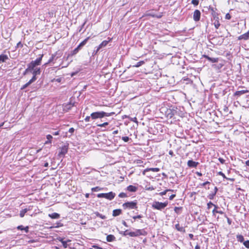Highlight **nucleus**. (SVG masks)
<instances>
[{"label": "nucleus", "instance_id": "obj_1", "mask_svg": "<svg viewBox=\"0 0 249 249\" xmlns=\"http://www.w3.org/2000/svg\"><path fill=\"white\" fill-rule=\"evenodd\" d=\"M43 56V54H42L40 55V57L37 58L36 60L32 61L30 63H29L27 65V68L25 70L23 74H25L28 72H32L33 70L37 68L36 66L41 64Z\"/></svg>", "mask_w": 249, "mask_h": 249}, {"label": "nucleus", "instance_id": "obj_2", "mask_svg": "<svg viewBox=\"0 0 249 249\" xmlns=\"http://www.w3.org/2000/svg\"><path fill=\"white\" fill-rule=\"evenodd\" d=\"M115 114L114 112H106L103 111L94 112L91 113L90 117L92 120L101 119L104 117H109Z\"/></svg>", "mask_w": 249, "mask_h": 249}, {"label": "nucleus", "instance_id": "obj_3", "mask_svg": "<svg viewBox=\"0 0 249 249\" xmlns=\"http://www.w3.org/2000/svg\"><path fill=\"white\" fill-rule=\"evenodd\" d=\"M147 232L144 229H137L134 231H128L126 230L124 232V235H129L130 237H137L140 235H146Z\"/></svg>", "mask_w": 249, "mask_h": 249}, {"label": "nucleus", "instance_id": "obj_4", "mask_svg": "<svg viewBox=\"0 0 249 249\" xmlns=\"http://www.w3.org/2000/svg\"><path fill=\"white\" fill-rule=\"evenodd\" d=\"M161 109L162 111H164L166 117L170 119L172 118L177 112L174 107H170L169 108L162 107Z\"/></svg>", "mask_w": 249, "mask_h": 249}, {"label": "nucleus", "instance_id": "obj_5", "mask_svg": "<svg viewBox=\"0 0 249 249\" xmlns=\"http://www.w3.org/2000/svg\"><path fill=\"white\" fill-rule=\"evenodd\" d=\"M168 204L167 201L164 202H160L159 201H155L152 205V207L154 209L158 210H162L164 209Z\"/></svg>", "mask_w": 249, "mask_h": 249}, {"label": "nucleus", "instance_id": "obj_6", "mask_svg": "<svg viewBox=\"0 0 249 249\" xmlns=\"http://www.w3.org/2000/svg\"><path fill=\"white\" fill-rule=\"evenodd\" d=\"M123 208L124 209H129V210H132V209H137L138 206H137V202L136 200L134 201H130V202H127L125 203H124L123 205Z\"/></svg>", "mask_w": 249, "mask_h": 249}, {"label": "nucleus", "instance_id": "obj_7", "mask_svg": "<svg viewBox=\"0 0 249 249\" xmlns=\"http://www.w3.org/2000/svg\"><path fill=\"white\" fill-rule=\"evenodd\" d=\"M112 38L108 37V40H104L98 46L96 51H94L95 54H96L98 51L103 47H106L107 44L112 40Z\"/></svg>", "mask_w": 249, "mask_h": 249}, {"label": "nucleus", "instance_id": "obj_8", "mask_svg": "<svg viewBox=\"0 0 249 249\" xmlns=\"http://www.w3.org/2000/svg\"><path fill=\"white\" fill-rule=\"evenodd\" d=\"M68 145H64L60 148V151L58 155L59 156L64 157L65 155L68 152Z\"/></svg>", "mask_w": 249, "mask_h": 249}, {"label": "nucleus", "instance_id": "obj_9", "mask_svg": "<svg viewBox=\"0 0 249 249\" xmlns=\"http://www.w3.org/2000/svg\"><path fill=\"white\" fill-rule=\"evenodd\" d=\"M249 90L248 89H245V90H241L239 91H236L233 94V96L237 99L239 97L241 96L243 94H246V93H249Z\"/></svg>", "mask_w": 249, "mask_h": 249}, {"label": "nucleus", "instance_id": "obj_10", "mask_svg": "<svg viewBox=\"0 0 249 249\" xmlns=\"http://www.w3.org/2000/svg\"><path fill=\"white\" fill-rule=\"evenodd\" d=\"M201 13L198 10H195L193 13V19L195 21H198L200 20Z\"/></svg>", "mask_w": 249, "mask_h": 249}, {"label": "nucleus", "instance_id": "obj_11", "mask_svg": "<svg viewBox=\"0 0 249 249\" xmlns=\"http://www.w3.org/2000/svg\"><path fill=\"white\" fill-rule=\"evenodd\" d=\"M209 10L211 11V14L213 16L214 19L218 18V14L216 12L217 9L216 8H213V7L209 6Z\"/></svg>", "mask_w": 249, "mask_h": 249}, {"label": "nucleus", "instance_id": "obj_12", "mask_svg": "<svg viewBox=\"0 0 249 249\" xmlns=\"http://www.w3.org/2000/svg\"><path fill=\"white\" fill-rule=\"evenodd\" d=\"M57 240L62 243L63 247L65 249H66L68 247V243L70 242L71 241V240L70 239H68L67 241H64V238H62L61 237H57Z\"/></svg>", "mask_w": 249, "mask_h": 249}, {"label": "nucleus", "instance_id": "obj_13", "mask_svg": "<svg viewBox=\"0 0 249 249\" xmlns=\"http://www.w3.org/2000/svg\"><path fill=\"white\" fill-rule=\"evenodd\" d=\"M40 73L41 70L40 68H36L35 69L33 70V71H32V73L33 75L32 78H35V81L37 79L36 76L37 75H39Z\"/></svg>", "mask_w": 249, "mask_h": 249}, {"label": "nucleus", "instance_id": "obj_14", "mask_svg": "<svg viewBox=\"0 0 249 249\" xmlns=\"http://www.w3.org/2000/svg\"><path fill=\"white\" fill-rule=\"evenodd\" d=\"M249 39V30L246 33L239 36L238 37V39L247 40Z\"/></svg>", "mask_w": 249, "mask_h": 249}, {"label": "nucleus", "instance_id": "obj_15", "mask_svg": "<svg viewBox=\"0 0 249 249\" xmlns=\"http://www.w3.org/2000/svg\"><path fill=\"white\" fill-rule=\"evenodd\" d=\"M105 195V198L109 200H112L115 197L116 195L115 193L112 192H110L109 193H106Z\"/></svg>", "mask_w": 249, "mask_h": 249}, {"label": "nucleus", "instance_id": "obj_16", "mask_svg": "<svg viewBox=\"0 0 249 249\" xmlns=\"http://www.w3.org/2000/svg\"><path fill=\"white\" fill-rule=\"evenodd\" d=\"M159 171H160V168H147L144 169L142 173V175L144 176L145 175L146 172H147L152 171V172H159Z\"/></svg>", "mask_w": 249, "mask_h": 249}, {"label": "nucleus", "instance_id": "obj_17", "mask_svg": "<svg viewBox=\"0 0 249 249\" xmlns=\"http://www.w3.org/2000/svg\"><path fill=\"white\" fill-rule=\"evenodd\" d=\"M203 57L207 59L208 61L212 62V63H216L219 60V58L217 57V58H212V57H210L208 55H207L205 54L203 55Z\"/></svg>", "mask_w": 249, "mask_h": 249}, {"label": "nucleus", "instance_id": "obj_18", "mask_svg": "<svg viewBox=\"0 0 249 249\" xmlns=\"http://www.w3.org/2000/svg\"><path fill=\"white\" fill-rule=\"evenodd\" d=\"M198 164V162L193 161V160H189L187 162V165L189 167H196Z\"/></svg>", "mask_w": 249, "mask_h": 249}, {"label": "nucleus", "instance_id": "obj_19", "mask_svg": "<svg viewBox=\"0 0 249 249\" xmlns=\"http://www.w3.org/2000/svg\"><path fill=\"white\" fill-rule=\"evenodd\" d=\"M35 82V78H32L27 83H26L25 84L23 85L21 88V89H24L25 88H26L27 87H28L30 84H31L32 83Z\"/></svg>", "mask_w": 249, "mask_h": 249}, {"label": "nucleus", "instance_id": "obj_20", "mask_svg": "<svg viewBox=\"0 0 249 249\" xmlns=\"http://www.w3.org/2000/svg\"><path fill=\"white\" fill-rule=\"evenodd\" d=\"M217 191H218V189H217V187H215L214 188V191L208 195V198L210 199H213L214 198V197L215 196Z\"/></svg>", "mask_w": 249, "mask_h": 249}, {"label": "nucleus", "instance_id": "obj_21", "mask_svg": "<svg viewBox=\"0 0 249 249\" xmlns=\"http://www.w3.org/2000/svg\"><path fill=\"white\" fill-rule=\"evenodd\" d=\"M138 188L136 186L130 185L127 187V190L130 192H135Z\"/></svg>", "mask_w": 249, "mask_h": 249}, {"label": "nucleus", "instance_id": "obj_22", "mask_svg": "<svg viewBox=\"0 0 249 249\" xmlns=\"http://www.w3.org/2000/svg\"><path fill=\"white\" fill-rule=\"evenodd\" d=\"M9 59L7 55L1 54L0 55V63H3L6 62Z\"/></svg>", "mask_w": 249, "mask_h": 249}, {"label": "nucleus", "instance_id": "obj_23", "mask_svg": "<svg viewBox=\"0 0 249 249\" xmlns=\"http://www.w3.org/2000/svg\"><path fill=\"white\" fill-rule=\"evenodd\" d=\"M48 216L52 219H58L60 217V214L56 213L49 214Z\"/></svg>", "mask_w": 249, "mask_h": 249}, {"label": "nucleus", "instance_id": "obj_24", "mask_svg": "<svg viewBox=\"0 0 249 249\" xmlns=\"http://www.w3.org/2000/svg\"><path fill=\"white\" fill-rule=\"evenodd\" d=\"M122 213V210L118 209L114 210L112 212V215L113 216H117L120 215Z\"/></svg>", "mask_w": 249, "mask_h": 249}, {"label": "nucleus", "instance_id": "obj_25", "mask_svg": "<svg viewBox=\"0 0 249 249\" xmlns=\"http://www.w3.org/2000/svg\"><path fill=\"white\" fill-rule=\"evenodd\" d=\"M218 174L220 176H221L224 178L228 180H231V181H234V178H227L225 175L221 171H219L218 172Z\"/></svg>", "mask_w": 249, "mask_h": 249}, {"label": "nucleus", "instance_id": "obj_26", "mask_svg": "<svg viewBox=\"0 0 249 249\" xmlns=\"http://www.w3.org/2000/svg\"><path fill=\"white\" fill-rule=\"evenodd\" d=\"M175 228L179 231L185 232V231L184 228L183 227L181 226L179 223H178L175 225Z\"/></svg>", "mask_w": 249, "mask_h": 249}, {"label": "nucleus", "instance_id": "obj_27", "mask_svg": "<svg viewBox=\"0 0 249 249\" xmlns=\"http://www.w3.org/2000/svg\"><path fill=\"white\" fill-rule=\"evenodd\" d=\"M17 229L19 230H21V231H25L26 232V233H28V231H29V227L28 226H26L25 227H24L22 225H20V226H18V227H17Z\"/></svg>", "mask_w": 249, "mask_h": 249}, {"label": "nucleus", "instance_id": "obj_28", "mask_svg": "<svg viewBox=\"0 0 249 249\" xmlns=\"http://www.w3.org/2000/svg\"><path fill=\"white\" fill-rule=\"evenodd\" d=\"M115 240V237L112 234H109L107 236V242H112Z\"/></svg>", "mask_w": 249, "mask_h": 249}, {"label": "nucleus", "instance_id": "obj_29", "mask_svg": "<svg viewBox=\"0 0 249 249\" xmlns=\"http://www.w3.org/2000/svg\"><path fill=\"white\" fill-rule=\"evenodd\" d=\"M29 210H30V209L25 208L20 211L19 213L20 217H23L25 215V214Z\"/></svg>", "mask_w": 249, "mask_h": 249}, {"label": "nucleus", "instance_id": "obj_30", "mask_svg": "<svg viewBox=\"0 0 249 249\" xmlns=\"http://www.w3.org/2000/svg\"><path fill=\"white\" fill-rule=\"evenodd\" d=\"M213 207L214 209L212 211V213L213 216H216V213H217V210L219 207L217 205L215 204H214Z\"/></svg>", "mask_w": 249, "mask_h": 249}, {"label": "nucleus", "instance_id": "obj_31", "mask_svg": "<svg viewBox=\"0 0 249 249\" xmlns=\"http://www.w3.org/2000/svg\"><path fill=\"white\" fill-rule=\"evenodd\" d=\"M46 138L47 139V141L45 142V144L51 143L52 139H53L52 136L50 134H48L46 136Z\"/></svg>", "mask_w": 249, "mask_h": 249}, {"label": "nucleus", "instance_id": "obj_32", "mask_svg": "<svg viewBox=\"0 0 249 249\" xmlns=\"http://www.w3.org/2000/svg\"><path fill=\"white\" fill-rule=\"evenodd\" d=\"M236 238L237 240L240 242H244V236L241 234H238L236 235Z\"/></svg>", "mask_w": 249, "mask_h": 249}, {"label": "nucleus", "instance_id": "obj_33", "mask_svg": "<svg viewBox=\"0 0 249 249\" xmlns=\"http://www.w3.org/2000/svg\"><path fill=\"white\" fill-rule=\"evenodd\" d=\"M94 214L96 215V216L99 217L101 218L102 219H105L107 218L106 215H103V214L100 213L98 212H95Z\"/></svg>", "mask_w": 249, "mask_h": 249}, {"label": "nucleus", "instance_id": "obj_34", "mask_svg": "<svg viewBox=\"0 0 249 249\" xmlns=\"http://www.w3.org/2000/svg\"><path fill=\"white\" fill-rule=\"evenodd\" d=\"M213 24H214V26L215 27V28L217 29H218V28L219 27V26H220V23L219 21V20H218V18H216L214 23H213Z\"/></svg>", "mask_w": 249, "mask_h": 249}, {"label": "nucleus", "instance_id": "obj_35", "mask_svg": "<svg viewBox=\"0 0 249 249\" xmlns=\"http://www.w3.org/2000/svg\"><path fill=\"white\" fill-rule=\"evenodd\" d=\"M90 38V37L89 36H88L87 37V38H86L83 41H82L80 43V46H82V47L84 46L87 42V41H88V40Z\"/></svg>", "mask_w": 249, "mask_h": 249}, {"label": "nucleus", "instance_id": "obj_36", "mask_svg": "<svg viewBox=\"0 0 249 249\" xmlns=\"http://www.w3.org/2000/svg\"><path fill=\"white\" fill-rule=\"evenodd\" d=\"M144 61H140L137 62L135 65L133 66L134 67H139L144 64Z\"/></svg>", "mask_w": 249, "mask_h": 249}, {"label": "nucleus", "instance_id": "obj_37", "mask_svg": "<svg viewBox=\"0 0 249 249\" xmlns=\"http://www.w3.org/2000/svg\"><path fill=\"white\" fill-rule=\"evenodd\" d=\"M134 163L141 166V164L143 163V161L141 159H137L134 160Z\"/></svg>", "mask_w": 249, "mask_h": 249}, {"label": "nucleus", "instance_id": "obj_38", "mask_svg": "<svg viewBox=\"0 0 249 249\" xmlns=\"http://www.w3.org/2000/svg\"><path fill=\"white\" fill-rule=\"evenodd\" d=\"M168 191H172L173 192V190H171V189H167V190H165V191H163V192H161L160 193H159V195L160 196H162L163 195H165L166 193Z\"/></svg>", "mask_w": 249, "mask_h": 249}, {"label": "nucleus", "instance_id": "obj_39", "mask_svg": "<svg viewBox=\"0 0 249 249\" xmlns=\"http://www.w3.org/2000/svg\"><path fill=\"white\" fill-rule=\"evenodd\" d=\"M182 210V207H175L174 208V211L177 214H178L180 213V211Z\"/></svg>", "mask_w": 249, "mask_h": 249}, {"label": "nucleus", "instance_id": "obj_40", "mask_svg": "<svg viewBox=\"0 0 249 249\" xmlns=\"http://www.w3.org/2000/svg\"><path fill=\"white\" fill-rule=\"evenodd\" d=\"M102 190V188L98 187V186H97V187H93L91 189V191L92 192H97V191H101Z\"/></svg>", "mask_w": 249, "mask_h": 249}, {"label": "nucleus", "instance_id": "obj_41", "mask_svg": "<svg viewBox=\"0 0 249 249\" xmlns=\"http://www.w3.org/2000/svg\"><path fill=\"white\" fill-rule=\"evenodd\" d=\"M79 52V51L76 49V48H75L71 52V53L70 54V55H71V56H73V55H75L76 54H77L78 53V52Z\"/></svg>", "mask_w": 249, "mask_h": 249}, {"label": "nucleus", "instance_id": "obj_42", "mask_svg": "<svg viewBox=\"0 0 249 249\" xmlns=\"http://www.w3.org/2000/svg\"><path fill=\"white\" fill-rule=\"evenodd\" d=\"M107 125H108V122H105V123H104L103 124H97V126H99V127H102L106 126Z\"/></svg>", "mask_w": 249, "mask_h": 249}, {"label": "nucleus", "instance_id": "obj_43", "mask_svg": "<svg viewBox=\"0 0 249 249\" xmlns=\"http://www.w3.org/2000/svg\"><path fill=\"white\" fill-rule=\"evenodd\" d=\"M214 204H213L211 201L209 202L207 204V209L209 210L212 208V206H213Z\"/></svg>", "mask_w": 249, "mask_h": 249}, {"label": "nucleus", "instance_id": "obj_44", "mask_svg": "<svg viewBox=\"0 0 249 249\" xmlns=\"http://www.w3.org/2000/svg\"><path fill=\"white\" fill-rule=\"evenodd\" d=\"M119 197L121 198H125L127 197V195L125 193L122 192L119 194Z\"/></svg>", "mask_w": 249, "mask_h": 249}, {"label": "nucleus", "instance_id": "obj_45", "mask_svg": "<svg viewBox=\"0 0 249 249\" xmlns=\"http://www.w3.org/2000/svg\"><path fill=\"white\" fill-rule=\"evenodd\" d=\"M243 245L246 247V248L249 249V240L244 241L243 242Z\"/></svg>", "mask_w": 249, "mask_h": 249}, {"label": "nucleus", "instance_id": "obj_46", "mask_svg": "<svg viewBox=\"0 0 249 249\" xmlns=\"http://www.w3.org/2000/svg\"><path fill=\"white\" fill-rule=\"evenodd\" d=\"M129 120L131 121H132L133 122H134L135 123H137V124L138 123V120H137V118L136 117H134V118L130 117Z\"/></svg>", "mask_w": 249, "mask_h": 249}, {"label": "nucleus", "instance_id": "obj_47", "mask_svg": "<svg viewBox=\"0 0 249 249\" xmlns=\"http://www.w3.org/2000/svg\"><path fill=\"white\" fill-rule=\"evenodd\" d=\"M192 3L195 6H197L198 5L199 0H192Z\"/></svg>", "mask_w": 249, "mask_h": 249}, {"label": "nucleus", "instance_id": "obj_48", "mask_svg": "<svg viewBox=\"0 0 249 249\" xmlns=\"http://www.w3.org/2000/svg\"><path fill=\"white\" fill-rule=\"evenodd\" d=\"M105 194L106 193L98 194L97 196L98 198H105Z\"/></svg>", "mask_w": 249, "mask_h": 249}, {"label": "nucleus", "instance_id": "obj_49", "mask_svg": "<svg viewBox=\"0 0 249 249\" xmlns=\"http://www.w3.org/2000/svg\"><path fill=\"white\" fill-rule=\"evenodd\" d=\"M142 217V216L141 214L135 215L132 217L133 219L136 220L137 219H141Z\"/></svg>", "mask_w": 249, "mask_h": 249}, {"label": "nucleus", "instance_id": "obj_50", "mask_svg": "<svg viewBox=\"0 0 249 249\" xmlns=\"http://www.w3.org/2000/svg\"><path fill=\"white\" fill-rule=\"evenodd\" d=\"M218 160L222 164L225 163L226 160L225 159H224L223 158H218Z\"/></svg>", "mask_w": 249, "mask_h": 249}, {"label": "nucleus", "instance_id": "obj_51", "mask_svg": "<svg viewBox=\"0 0 249 249\" xmlns=\"http://www.w3.org/2000/svg\"><path fill=\"white\" fill-rule=\"evenodd\" d=\"M122 140H123L124 142H127L129 140V138L127 136H125V137H123L122 138Z\"/></svg>", "mask_w": 249, "mask_h": 249}, {"label": "nucleus", "instance_id": "obj_52", "mask_svg": "<svg viewBox=\"0 0 249 249\" xmlns=\"http://www.w3.org/2000/svg\"><path fill=\"white\" fill-rule=\"evenodd\" d=\"M231 15L229 14V13H227L226 14V16H225V18L226 19H230L231 18Z\"/></svg>", "mask_w": 249, "mask_h": 249}, {"label": "nucleus", "instance_id": "obj_53", "mask_svg": "<svg viewBox=\"0 0 249 249\" xmlns=\"http://www.w3.org/2000/svg\"><path fill=\"white\" fill-rule=\"evenodd\" d=\"M225 216L227 218V222H228V224L229 225H231V220L228 217H227L226 214H225Z\"/></svg>", "mask_w": 249, "mask_h": 249}, {"label": "nucleus", "instance_id": "obj_54", "mask_svg": "<svg viewBox=\"0 0 249 249\" xmlns=\"http://www.w3.org/2000/svg\"><path fill=\"white\" fill-rule=\"evenodd\" d=\"M210 184V182L209 181H206L202 184H200V185L202 187H204L207 184Z\"/></svg>", "mask_w": 249, "mask_h": 249}, {"label": "nucleus", "instance_id": "obj_55", "mask_svg": "<svg viewBox=\"0 0 249 249\" xmlns=\"http://www.w3.org/2000/svg\"><path fill=\"white\" fill-rule=\"evenodd\" d=\"M54 81H55L58 83H60L61 81V78H57L56 79L55 78H54L53 80H52V82H54Z\"/></svg>", "mask_w": 249, "mask_h": 249}, {"label": "nucleus", "instance_id": "obj_56", "mask_svg": "<svg viewBox=\"0 0 249 249\" xmlns=\"http://www.w3.org/2000/svg\"><path fill=\"white\" fill-rule=\"evenodd\" d=\"M23 47V44L21 43V42L20 41H19V42H18L17 44V46H16V47L17 48H18V47H21L22 48Z\"/></svg>", "mask_w": 249, "mask_h": 249}, {"label": "nucleus", "instance_id": "obj_57", "mask_svg": "<svg viewBox=\"0 0 249 249\" xmlns=\"http://www.w3.org/2000/svg\"><path fill=\"white\" fill-rule=\"evenodd\" d=\"M90 116H87L85 118V121L86 122H88L90 121Z\"/></svg>", "mask_w": 249, "mask_h": 249}, {"label": "nucleus", "instance_id": "obj_58", "mask_svg": "<svg viewBox=\"0 0 249 249\" xmlns=\"http://www.w3.org/2000/svg\"><path fill=\"white\" fill-rule=\"evenodd\" d=\"M74 131V129L73 127H71L69 129V132L71 133H73Z\"/></svg>", "mask_w": 249, "mask_h": 249}, {"label": "nucleus", "instance_id": "obj_59", "mask_svg": "<svg viewBox=\"0 0 249 249\" xmlns=\"http://www.w3.org/2000/svg\"><path fill=\"white\" fill-rule=\"evenodd\" d=\"M57 225L55 227L56 228L62 227L63 226V224L61 223V222H58V223H57Z\"/></svg>", "mask_w": 249, "mask_h": 249}, {"label": "nucleus", "instance_id": "obj_60", "mask_svg": "<svg viewBox=\"0 0 249 249\" xmlns=\"http://www.w3.org/2000/svg\"><path fill=\"white\" fill-rule=\"evenodd\" d=\"M176 196L175 194H173L169 196V199L172 200Z\"/></svg>", "mask_w": 249, "mask_h": 249}, {"label": "nucleus", "instance_id": "obj_61", "mask_svg": "<svg viewBox=\"0 0 249 249\" xmlns=\"http://www.w3.org/2000/svg\"><path fill=\"white\" fill-rule=\"evenodd\" d=\"M93 248H94L96 249H103L102 248L97 246H96V245L93 246Z\"/></svg>", "mask_w": 249, "mask_h": 249}, {"label": "nucleus", "instance_id": "obj_62", "mask_svg": "<svg viewBox=\"0 0 249 249\" xmlns=\"http://www.w3.org/2000/svg\"><path fill=\"white\" fill-rule=\"evenodd\" d=\"M189 237H190V238L192 240H193L194 239V235L192 233H190L189 234Z\"/></svg>", "mask_w": 249, "mask_h": 249}, {"label": "nucleus", "instance_id": "obj_63", "mask_svg": "<svg viewBox=\"0 0 249 249\" xmlns=\"http://www.w3.org/2000/svg\"><path fill=\"white\" fill-rule=\"evenodd\" d=\"M195 249H200V247L198 245H196L195 246Z\"/></svg>", "mask_w": 249, "mask_h": 249}, {"label": "nucleus", "instance_id": "obj_64", "mask_svg": "<svg viewBox=\"0 0 249 249\" xmlns=\"http://www.w3.org/2000/svg\"><path fill=\"white\" fill-rule=\"evenodd\" d=\"M246 165L249 167V160H247L245 162Z\"/></svg>", "mask_w": 249, "mask_h": 249}]
</instances>
